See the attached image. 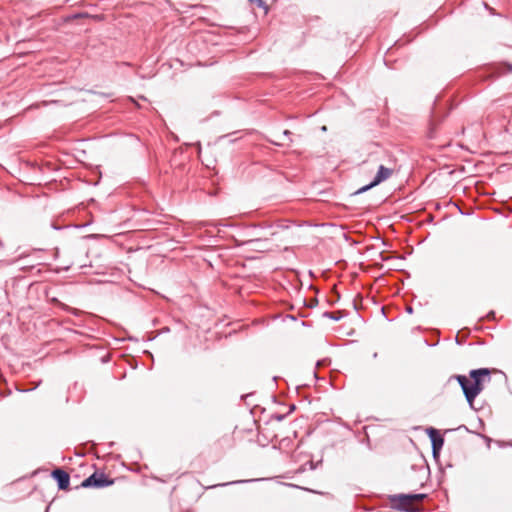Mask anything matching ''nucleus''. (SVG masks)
I'll return each mask as SVG.
<instances>
[{
  "mask_svg": "<svg viewBox=\"0 0 512 512\" xmlns=\"http://www.w3.org/2000/svg\"><path fill=\"white\" fill-rule=\"evenodd\" d=\"M491 370L488 368H480L471 370L469 373L470 378H467L463 375L456 376V379L461 386L464 395L472 406L475 398L482 392L484 389V384L490 382Z\"/></svg>",
  "mask_w": 512,
  "mask_h": 512,
  "instance_id": "nucleus-1",
  "label": "nucleus"
},
{
  "mask_svg": "<svg viewBox=\"0 0 512 512\" xmlns=\"http://www.w3.org/2000/svg\"><path fill=\"white\" fill-rule=\"evenodd\" d=\"M426 494H400L392 497L391 501L395 508L406 511L415 512V503L422 501Z\"/></svg>",
  "mask_w": 512,
  "mask_h": 512,
  "instance_id": "nucleus-2",
  "label": "nucleus"
},
{
  "mask_svg": "<svg viewBox=\"0 0 512 512\" xmlns=\"http://www.w3.org/2000/svg\"><path fill=\"white\" fill-rule=\"evenodd\" d=\"M110 484H112V481L108 480L104 474L94 473L83 481L82 486L100 488Z\"/></svg>",
  "mask_w": 512,
  "mask_h": 512,
  "instance_id": "nucleus-3",
  "label": "nucleus"
},
{
  "mask_svg": "<svg viewBox=\"0 0 512 512\" xmlns=\"http://www.w3.org/2000/svg\"><path fill=\"white\" fill-rule=\"evenodd\" d=\"M392 172H393L392 169L387 168L383 165H380L374 180L369 185L360 189L359 192L366 191V190L370 189L371 187L378 185L381 182L387 180L392 175Z\"/></svg>",
  "mask_w": 512,
  "mask_h": 512,
  "instance_id": "nucleus-4",
  "label": "nucleus"
},
{
  "mask_svg": "<svg viewBox=\"0 0 512 512\" xmlns=\"http://www.w3.org/2000/svg\"><path fill=\"white\" fill-rule=\"evenodd\" d=\"M427 434L432 443L433 454L434 456H436L444 445V439L440 435V433L434 428L427 429Z\"/></svg>",
  "mask_w": 512,
  "mask_h": 512,
  "instance_id": "nucleus-5",
  "label": "nucleus"
},
{
  "mask_svg": "<svg viewBox=\"0 0 512 512\" xmlns=\"http://www.w3.org/2000/svg\"><path fill=\"white\" fill-rule=\"evenodd\" d=\"M52 476L58 482L60 489L65 490L69 487L70 476L67 472L61 469H56L52 472Z\"/></svg>",
  "mask_w": 512,
  "mask_h": 512,
  "instance_id": "nucleus-6",
  "label": "nucleus"
},
{
  "mask_svg": "<svg viewBox=\"0 0 512 512\" xmlns=\"http://www.w3.org/2000/svg\"><path fill=\"white\" fill-rule=\"evenodd\" d=\"M252 3L256 4L258 7H264L265 3L263 0H250Z\"/></svg>",
  "mask_w": 512,
  "mask_h": 512,
  "instance_id": "nucleus-7",
  "label": "nucleus"
},
{
  "mask_svg": "<svg viewBox=\"0 0 512 512\" xmlns=\"http://www.w3.org/2000/svg\"><path fill=\"white\" fill-rule=\"evenodd\" d=\"M283 134H284L285 136H289V135H291V132H290L289 130H285V131L283 132Z\"/></svg>",
  "mask_w": 512,
  "mask_h": 512,
  "instance_id": "nucleus-8",
  "label": "nucleus"
},
{
  "mask_svg": "<svg viewBox=\"0 0 512 512\" xmlns=\"http://www.w3.org/2000/svg\"><path fill=\"white\" fill-rule=\"evenodd\" d=\"M508 67V72H512V65H507Z\"/></svg>",
  "mask_w": 512,
  "mask_h": 512,
  "instance_id": "nucleus-9",
  "label": "nucleus"
}]
</instances>
